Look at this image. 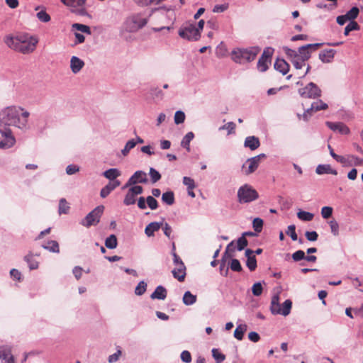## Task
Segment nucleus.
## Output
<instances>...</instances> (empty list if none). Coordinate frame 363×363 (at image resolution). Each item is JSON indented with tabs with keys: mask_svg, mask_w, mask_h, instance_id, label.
Here are the masks:
<instances>
[{
	"mask_svg": "<svg viewBox=\"0 0 363 363\" xmlns=\"http://www.w3.org/2000/svg\"><path fill=\"white\" fill-rule=\"evenodd\" d=\"M263 224L264 222L262 218H255L252 221V227L254 230L257 233H260L262 230Z\"/></svg>",
	"mask_w": 363,
	"mask_h": 363,
	"instance_id": "nucleus-43",
	"label": "nucleus"
},
{
	"mask_svg": "<svg viewBox=\"0 0 363 363\" xmlns=\"http://www.w3.org/2000/svg\"><path fill=\"white\" fill-rule=\"evenodd\" d=\"M148 21V18L141 13L134 14L128 17L125 22V29L128 32L134 33L143 28Z\"/></svg>",
	"mask_w": 363,
	"mask_h": 363,
	"instance_id": "nucleus-6",
	"label": "nucleus"
},
{
	"mask_svg": "<svg viewBox=\"0 0 363 363\" xmlns=\"http://www.w3.org/2000/svg\"><path fill=\"white\" fill-rule=\"evenodd\" d=\"M234 241H231L226 247L225 250L222 256V258L220 260H225L226 262L227 259H231L233 257V255L230 252V247L233 246Z\"/></svg>",
	"mask_w": 363,
	"mask_h": 363,
	"instance_id": "nucleus-48",
	"label": "nucleus"
},
{
	"mask_svg": "<svg viewBox=\"0 0 363 363\" xmlns=\"http://www.w3.org/2000/svg\"><path fill=\"white\" fill-rule=\"evenodd\" d=\"M286 233L291 237L292 240L296 241L298 240V236L296 233V226L294 225H289Z\"/></svg>",
	"mask_w": 363,
	"mask_h": 363,
	"instance_id": "nucleus-56",
	"label": "nucleus"
},
{
	"mask_svg": "<svg viewBox=\"0 0 363 363\" xmlns=\"http://www.w3.org/2000/svg\"><path fill=\"white\" fill-rule=\"evenodd\" d=\"M4 43L11 49L23 54L33 52L38 43V39L28 33H19L16 36L6 35Z\"/></svg>",
	"mask_w": 363,
	"mask_h": 363,
	"instance_id": "nucleus-2",
	"label": "nucleus"
},
{
	"mask_svg": "<svg viewBox=\"0 0 363 363\" xmlns=\"http://www.w3.org/2000/svg\"><path fill=\"white\" fill-rule=\"evenodd\" d=\"M33 257V255L32 252H29L24 257V260L27 262L30 270L36 269L38 268V262L35 260Z\"/></svg>",
	"mask_w": 363,
	"mask_h": 363,
	"instance_id": "nucleus-30",
	"label": "nucleus"
},
{
	"mask_svg": "<svg viewBox=\"0 0 363 363\" xmlns=\"http://www.w3.org/2000/svg\"><path fill=\"white\" fill-rule=\"evenodd\" d=\"M305 236L308 241H316L318 238V234L315 231H306Z\"/></svg>",
	"mask_w": 363,
	"mask_h": 363,
	"instance_id": "nucleus-64",
	"label": "nucleus"
},
{
	"mask_svg": "<svg viewBox=\"0 0 363 363\" xmlns=\"http://www.w3.org/2000/svg\"><path fill=\"white\" fill-rule=\"evenodd\" d=\"M122 354V351L121 350L118 349L116 352H115L114 354L110 355L108 358V361L109 363H115L116 362L120 357L121 356Z\"/></svg>",
	"mask_w": 363,
	"mask_h": 363,
	"instance_id": "nucleus-62",
	"label": "nucleus"
},
{
	"mask_svg": "<svg viewBox=\"0 0 363 363\" xmlns=\"http://www.w3.org/2000/svg\"><path fill=\"white\" fill-rule=\"evenodd\" d=\"M84 62L77 56H72L70 60V69L74 74H77L84 67Z\"/></svg>",
	"mask_w": 363,
	"mask_h": 363,
	"instance_id": "nucleus-18",
	"label": "nucleus"
},
{
	"mask_svg": "<svg viewBox=\"0 0 363 363\" xmlns=\"http://www.w3.org/2000/svg\"><path fill=\"white\" fill-rule=\"evenodd\" d=\"M162 201L169 205L171 206L174 203V194L172 191H168L162 194Z\"/></svg>",
	"mask_w": 363,
	"mask_h": 363,
	"instance_id": "nucleus-29",
	"label": "nucleus"
},
{
	"mask_svg": "<svg viewBox=\"0 0 363 363\" xmlns=\"http://www.w3.org/2000/svg\"><path fill=\"white\" fill-rule=\"evenodd\" d=\"M248 245L247 240L244 236L240 237L237 240V249L242 251Z\"/></svg>",
	"mask_w": 363,
	"mask_h": 363,
	"instance_id": "nucleus-53",
	"label": "nucleus"
},
{
	"mask_svg": "<svg viewBox=\"0 0 363 363\" xmlns=\"http://www.w3.org/2000/svg\"><path fill=\"white\" fill-rule=\"evenodd\" d=\"M329 225L331 229V233L334 235H337L339 234V225L337 222L335 220H333L329 222Z\"/></svg>",
	"mask_w": 363,
	"mask_h": 363,
	"instance_id": "nucleus-63",
	"label": "nucleus"
},
{
	"mask_svg": "<svg viewBox=\"0 0 363 363\" xmlns=\"http://www.w3.org/2000/svg\"><path fill=\"white\" fill-rule=\"evenodd\" d=\"M246 265L251 272L255 270L257 268V259L255 256L248 257L246 261Z\"/></svg>",
	"mask_w": 363,
	"mask_h": 363,
	"instance_id": "nucleus-55",
	"label": "nucleus"
},
{
	"mask_svg": "<svg viewBox=\"0 0 363 363\" xmlns=\"http://www.w3.org/2000/svg\"><path fill=\"white\" fill-rule=\"evenodd\" d=\"M37 18L42 22L47 23L50 21V16L45 11H40L36 14Z\"/></svg>",
	"mask_w": 363,
	"mask_h": 363,
	"instance_id": "nucleus-59",
	"label": "nucleus"
},
{
	"mask_svg": "<svg viewBox=\"0 0 363 363\" xmlns=\"http://www.w3.org/2000/svg\"><path fill=\"white\" fill-rule=\"evenodd\" d=\"M305 255H306L304 251L299 250L291 255V258L294 262H299L301 260L305 259Z\"/></svg>",
	"mask_w": 363,
	"mask_h": 363,
	"instance_id": "nucleus-52",
	"label": "nucleus"
},
{
	"mask_svg": "<svg viewBox=\"0 0 363 363\" xmlns=\"http://www.w3.org/2000/svg\"><path fill=\"white\" fill-rule=\"evenodd\" d=\"M235 128H236L235 123L230 121V122H228V123L224 124L223 125L220 126L218 128V130L221 131V130H226L228 132V135H231V134L235 133Z\"/></svg>",
	"mask_w": 363,
	"mask_h": 363,
	"instance_id": "nucleus-37",
	"label": "nucleus"
},
{
	"mask_svg": "<svg viewBox=\"0 0 363 363\" xmlns=\"http://www.w3.org/2000/svg\"><path fill=\"white\" fill-rule=\"evenodd\" d=\"M185 120V114L182 111H177L174 114V123L177 125L184 123Z\"/></svg>",
	"mask_w": 363,
	"mask_h": 363,
	"instance_id": "nucleus-54",
	"label": "nucleus"
},
{
	"mask_svg": "<svg viewBox=\"0 0 363 363\" xmlns=\"http://www.w3.org/2000/svg\"><path fill=\"white\" fill-rule=\"evenodd\" d=\"M136 196L128 189L123 199V203L125 206L133 205L136 202Z\"/></svg>",
	"mask_w": 363,
	"mask_h": 363,
	"instance_id": "nucleus-34",
	"label": "nucleus"
},
{
	"mask_svg": "<svg viewBox=\"0 0 363 363\" xmlns=\"http://www.w3.org/2000/svg\"><path fill=\"white\" fill-rule=\"evenodd\" d=\"M69 205L65 199L62 198L59 201L58 213L61 214H67L69 210Z\"/></svg>",
	"mask_w": 363,
	"mask_h": 363,
	"instance_id": "nucleus-35",
	"label": "nucleus"
},
{
	"mask_svg": "<svg viewBox=\"0 0 363 363\" xmlns=\"http://www.w3.org/2000/svg\"><path fill=\"white\" fill-rule=\"evenodd\" d=\"M87 0H61V1L70 9L72 13L85 16L88 14L86 4Z\"/></svg>",
	"mask_w": 363,
	"mask_h": 363,
	"instance_id": "nucleus-8",
	"label": "nucleus"
},
{
	"mask_svg": "<svg viewBox=\"0 0 363 363\" xmlns=\"http://www.w3.org/2000/svg\"><path fill=\"white\" fill-rule=\"evenodd\" d=\"M328 149L330 150V154L333 158H334L337 162L345 164L346 162V160L344 157L335 155L333 149L331 147L330 145H328Z\"/></svg>",
	"mask_w": 363,
	"mask_h": 363,
	"instance_id": "nucleus-60",
	"label": "nucleus"
},
{
	"mask_svg": "<svg viewBox=\"0 0 363 363\" xmlns=\"http://www.w3.org/2000/svg\"><path fill=\"white\" fill-rule=\"evenodd\" d=\"M147 205L151 210H155L158 207L157 201L152 196H148L146 198Z\"/></svg>",
	"mask_w": 363,
	"mask_h": 363,
	"instance_id": "nucleus-51",
	"label": "nucleus"
},
{
	"mask_svg": "<svg viewBox=\"0 0 363 363\" xmlns=\"http://www.w3.org/2000/svg\"><path fill=\"white\" fill-rule=\"evenodd\" d=\"M196 301V296L192 294L189 291L184 293L183 296V303L186 306H191Z\"/></svg>",
	"mask_w": 363,
	"mask_h": 363,
	"instance_id": "nucleus-27",
	"label": "nucleus"
},
{
	"mask_svg": "<svg viewBox=\"0 0 363 363\" xmlns=\"http://www.w3.org/2000/svg\"><path fill=\"white\" fill-rule=\"evenodd\" d=\"M147 182V174L145 172L138 170L136 171L128 180L126 184L123 186V189L128 188L130 186L137 184L138 183L145 184Z\"/></svg>",
	"mask_w": 363,
	"mask_h": 363,
	"instance_id": "nucleus-14",
	"label": "nucleus"
},
{
	"mask_svg": "<svg viewBox=\"0 0 363 363\" xmlns=\"http://www.w3.org/2000/svg\"><path fill=\"white\" fill-rule=\"evenodd\" d=\"M10 357H13L9 348L0 349V359L4 362L10 359Z\"/></svg>",
	"mask_w": 363,
	"mask_h": 363,
	"instance_id": "nucleus-47",
	"label": "nucleus"
},
{
	"mask_svg": "<svg viewBox=\"0 0 363 363\" xmlns=\"http://www.w3.org/2000/svg\"><path fill=\"white\" fill-rule=\"evenodd\" d=\"M104 211V206H98L89 212L86 217L80 221V224L86 228L96 225L101 219Z\"/></svg>",
	"mask_w": 363,
	"mask_h": 363,
	"instance_id": "nucleus-7",
	"label": "nucleus"
},
{
	"mask_svg": "<svg viewBox=\"0 0 363 363\" xmlns=\"http://www.w3.org/2000/svg\"><path fill=\"white\" fill-rule=\"evenodd\" d=\"M328 104L324 103L322 100L313 102L311 104V107L307 108L303 113V118L304 121H307L308 118L311 117L313 112L320 110H325L328 108Z\"/></svg>",
	"mask_w": 363,
	"mask_h": 363,
	"instance_id": "nucleus-15",
	"label": "nucleus"
},
{
	"mask_svg": "<svg viewBox=\"0 0 363 363\" xmlns=\"http://www.w3.org/2000/svg\"><path fill=\"white\" fill-rule=\"evenodd\" d=\"M335 54L333 49L324 50L319 53V59L323 63H330L332 62Z\"/></svg>",
	"mask_w": 363,
	"mask_h": 363,
	"instance_id": "nucleus-19",
	"label": "nucleus"
},
{
	"mask_svg": "<svg viewBox=\"0 0 363 363\" xmlns=\"http://www.w3.org/2000/svg\"><path fill=\"white\" fill-rule=\"evenodd\" d=\"M359 13V8L357 6H354L345 13V16H347L349 21H354V20L357 18Z\"/></svg>",
	"mask_w": 363,
	"mask_h": 363,
	"instance_id": "nucleus-39",
	"label": "nucleus"
},
{
	"mask_svg": "<svg viewBox=\"0 0 363 363\" xmlns=\"http://www.w3.org/2000/svg\"><path fill=\"white\" fill-rule=\"evenodd\" d=\"M118 245L117 238L115 235H109L105 240V246L111 250L116 248Z\"/></svg>",
	"mask_w": 363,
	"mask_h": 363,
	"instance_id": "nucleus-33",
	"label": "nucleus"
},
{
	"mask_svg": "<svg viewBox=\"0 0 363 363\" xmlns=\"http://www.w3.org/2000/svg\"><path fill=\"white\" fill-rule=\"evenodd\" d=\"M314 215L310 212L300 211L297 213V217L303 221H311L313 220Z\"/></svg>",
	"mask_w": 363,
	"mask_h": 363,
	"instance_id": "nucleus-40",
	"label": "nucleus"
},
{
	"mask_svg": "<svg viewBox=\"0 0 363 363\" xmlns=\"http://www.w3.org/2000/svg\"><path fill=\"white\" fill-rule=\"evenodd\" d=\"M262 286L260 282H257L253 284L252 291L254 296H259L262 293Z\"/></svg>",
	"mask_w": 363,
	"mask_h": 363,
	"instance_id": "nucleus-58",
	"label": "nucleus"
},
{
	"mask_svg": "<svg viewBox=\"0 0 363 363\" xmlns=\"http://www.w3.org/2000/svg\"><path fill=\"white\" fill-rule=\"evenodd\" d=\"M315 172L318 174H331L337 175V172L333 169L330 164H319L315 169Z\"/></svg>",
	"mask_w": 363,
	"mask_h": 363,
	"instance_id": "nucleus-24",
	"label": "nucleus"
},
{
	"mask_svg": "<svg viewBox=\"0 0 363 363\" xmlns=\"http://www.w3.org/2000/svg\"><path fill=\"white\" fill-rule=\"evenodd\" d=\"M333 213V208L330 206H324L321 209L322 217L325 219L329 218Z\"/></svg>",
	"mask_w": 363,
	"mask_h": 363,
	"instance_id": "nucleus-61",
	"label": "nucleus"
},
{
	"mask_svg": "<svg viewBox=\"0 0 363 363\" xmlns=\"http://www.w3.org/2000/svg\"><path fill=\"white\" fill-rule=\"evenodd\" d=\"M323 45V43L307 44L298 48L297 54L298 59L304 62L307 61L311 57V52L316 50Z\"/></svg>",
	"mask_w": 363,
	"mask_h": 363,
	"instance_id": "nucleus-12",
	"label": "nucleus"
},
{
	"mask_svg": "<svg viewBox=\"0 0 363 363\" xmlns=\"http://www.w3.org/2000/svg\"><path fill=\"white\" fill-rule=\"evenodd\" d=\"M194 138V133L193 132L187 133L181 141V146L185 148L188 152H190V143Z\"/></svg>",
	"mask_w": 363,
	"mask_h": 363,
	"instance_id": "nucleus-26",
	"label": "nucleus"
},
{
	"mask_svg": "<svg viewBox=\"0 0 363 363\" xmlns=\"http://www.w3.org/2000/svg\"><path fill=\"white\" fill-rule=\"evenodd\" d=\"M72 30H76L80 31L83 33H86L88 35L91 34L90 27L86 25L76 23L72 24Z\"/></svg>",
	"mask_w": 363,
	"mask_h": 363,
	"instance_id": "nucleus-36",
	"label": "nucleus"
},
{
	"mask_svg": "<svg viewBox=\"0 0 363 363\" xmlns=\"http://www.w3.org/2000/svg\"><path fill=\"white\" fill-rule=\"evenodd\" d=\"M212 355L213 357L215 359L216 363H221L225 359V356L221 352H220L218 349L216 348H213L212 350Z\"/></svg>",
	"mask_w": 363,
	"mask_h": 363,
	"instance_id": "nucleus-44",
	"label": "nucleus"
},
{
	"mask_svg": "<svg viewBox=\"0 0 363 363\" xmlns=\"http://www.w3.org/2000/svg\"><path fill=\"white\" fill-rule=\"evenodd\" d=\"M42 247L52 252L58 253L60 252L59 244L55 240H50L46 244L43 245Z\"/></svg>",
	"mask_w": 363,
	"mask_h": 363,
	"instance_id": "nucleus-28",
	"label": "nucleus"
},
{
	"mask_svg": "<svg viewBox=\"0 0 363 363\" xmlns=\"http://www.w3.org/2000/svg\"><path fill=\"white\" fill-rule=\"evenodd\" d=\"M260 145L259 140L255 136H248L245 138L244 146L250 148L251 150H255Z\"/></svg>",
	"mask_w": 363,
	"mask_h": 363,
	"instance_id": "nucleus-20",
	"label": "nucleus"
},
{
	"mask_svg": "<svg viewBox=\"0 0 363 363\" xmlns=\"http://www.w3.org/2000/svg\"><path fill=\"white\" fill-rule=\"evenodd\" d=\"M2 138H0V149H9L12 147L16 143V139L12 131L9 128L1 130Z\"/></svg>",
	"mask_w": 363,
	"mask_h": 363,
	"instance_id": "nucleus-11",
	"label": "nucleus"
},
{
	"mask_svg": "<svg viewBox=\"0 0 363 363\" xmlns=\"http://www.w3.org/2000/svg\"><path fill=\"white\" fill-rule=\"evenodd\" d=\"M173 277L179 281H183L186 276V267L184 264L176 266L172 272Z\"/></svg>",
	"mask_w": 363,
	"mask_h": 363,
	"instance_id": "nucleus-21",
	"label": "nucleus"
},
{
	"mask_svg": "<svg viewBox=\"0 0 363 363\" xmlns=\"http://www.w3.org/2000/svg\"><path fill=\"white\" fill-rule=\"evenodd\" d=\"M136 145V142L135 140L132 139V140H128L124 148L121 150V153L123 156H126L130 150H132L133 148H134Z\"/></svg>",
	"mask_w": 363,
	"mask_h": 363,
	"instance_id": "nucleus-42",
	"label": "nucleus"
},
{
	"mask_svg": "<svg viewBox=\"0 0 363 363\" xmlns=\"http://www.w3.org/2000/svg\"><path fill=\"white\" fill-rule=\"evenodd\" d=\"M183 184L187 189H194L196 187L194 180L189 177H183Z\"/></svg>",
	"mask_w": 363,
	"mask_h": 363,
	"instance_id": "nucleus-57",
	"label": "nucleus"
},
{
	"mask_svg": "<svg viewBox=\"0 0 363 363\" xmlns=\"http://www.w3.org/2000/svg\"><path fill=\"white\" fill-rule=\"evenodd\" d=\"M149 174L152 183H155L161 179L160 172L153 167H150Z\"/></svg>",
	"mask_w": 363,
	"mask_h": 363,
	"instance_id": "nucleus-50",
	"label": "nucleus"
},
{
	"mask_svg": "<svg viewBox=\"0 0 363 363\" xmlns=\"http://www.w3.org/2000/svg\"><path fill=\"white\" fill-rule=\"evenodd\" d=\"M179 35L188 40H197L200 38V33L195 25L190 23L182 27L179 30Z\"/></svg>",
	"mask_w": 363,
	"mask_h": 363,
	"instance_id": "nucleus-9",
	"label": "nucleus"
},
{
	"mask_svg": "<svg viewBox=\"0 0 363 363\" xmlns=\"http://www.w3.org/2000/svg\"><path fill=\"white\" fill-rule=\"evenodd\" d=\"M264 157H266V155L262 153L255 157L247 159L246 162L242 165V169H244L245 173L246 174L253 173L259 167L261 159Z\"/></svg>",
	"mask_w": 363,
	"mask_h": 363,
	"instance_id": "nucleus-13",
	"label": "nucleus"
},
{
	"mask_svg": "<svg viewBox=\"0 0 363 363\" xmlns=\"http://www.w3.org/2000/svg\"><path fill=\"white\" fill-rule=\"evenodd\" d=\"M274 69L285 75L289 70V64L283 59H277L274 65Z\"/></svg>",
	"mask_w": 363,
	"mask_h": 363,
	"instance_id": "nucleus-23",
	"label": "nucleus"
},
{
	"mask_svg": "<svg viewBox=\"0 0 363 363\" xmlns=\"http://www.w3.org/2000/svg\"><path fill=\"white\" fill-rule=\"evenodd\" d=\"M292 307V302L291 300H286L282 306L279 303V296L275 294L272 298L270 311L273 315H282L284 316L288 315Z\"/></svg>",
	"mask_w": 363,
	"mask_h": 363,
	"instance_id": "nucleus-4",
	"label": "nucleus"
},
{
	"mask_svg": "<svg viewBox=\"0 0 363 363\" xmlns=\"http://www.w3.org/2000/svg\"><path fill=\"white\" fill-rule=\"evenodd\" d=\"M155 11L159 12L162 16H165V18H167V23H170L172 24L176 18L175 12L172 9H167L164 7H161L155 9Z\"/></svg>",
	"mask_w": 363,
	"mask_h": 363,
	"instance_id": "nucleus-17",
	"label": "nucleus"
},
{
	"mask_svg": "<svg viewBox=\"0 0 363 363\" xmlns=\"http://www.w3.org/2000/svg\"><path fill=\"white\" fill-rule=\"evenodd\" d=\"M283 50L284 53L287 55V57L290 59L291 62L295 60L296 58H298V50L296 51L288 47H284Z\"/></svg>",
	"mask_w": 363,
	"mask_h": 363,
	"instance_id": "nucleus-46",
	"label": "nucleus"
},
{
	"mask_svg": "<svg viewBox=\"0 0 363 363\" xmlns=\"http://www.w3.org/2000/svg\"><path fill=\"white\" fill-rule=\"evenodd\" d=\"M150 297L152 299L164 300L167 297V290L164 286H158Z\"/></svg>",
	"mask_w": 363,
	"mask_h": 363,
	"instance_id": "nucleus-25",
	"label": "nucleus"
},
{
	"mask_svg": "<svg viewBox=\"0 0 363 363\" xmlns=\"http://www.w3.org/2000/svg\"><path fill=\"white\" fill-rule=\"evenodd\" d=\"M359 29L360 26L356 21H350L345 28L344 34L347 36L351 31L359 30Z\"/></svg>",
	"mask_w": 363,
	"mask_h": 363,
	"instance_id": "nucleus-38",
	"label": "nucleus"
},
{
	"mask_svg": "<svg viewBox=\"0 0 363 363\" xmlns=\"http://www.w3.org/2000/svg\"><path fill=\"white\" fill-rule=\"evenodd\" d=\"M146 288H147V284L144 281H140L138 283V284L137 285V286L135 287V294L138 296L143 295L145 292Z\"/></svg>",
	"mask_w": 363,
	"mask_h": 363,
	"instance_id": "nucleus-49",
	"label": "nucleus"
},
{
	"mask_svg": "<svg viewBox=\"0 0 363 363\" xmlns=\"http://www.w3.org/2000/svg\"><path fill=\"white\" fill-rule=\"evenodd\" d=\"M327 126L332 130L337 132L342 135H347L350 133L349 128L342 122H326Z\"/></svg>",
	"mask_w": 363,
	"mask_h": 363,
	"instance_id": "nucleus-16",
	"label": "nucleus"
},
{
	"mask_svg": "<svg viewBox=\"0 0 363 363\" xmlns=\"http://www.w3.org/2000/svg\"><path fill=\"white\" fill-rule=\"evenodd\" d=\"M229 267L233 272H240L242 270V267L240 264V262L237 259H232L230 263L229 264Z\"/></svg>",
	"mask_w": 363,
	"mask_h": 363,
	"instance_id": "nucleus-45",
	"label": "nucleus"
},
{
	"mask_svg": "<svg viewBox=\"0 0 363 363\" xmlns=\"http://www.w3.org/2000/svg\"><path fill=\"white\" fill-rule=\"evenodd\" d=\"M103 175L110 180H116V179L121 175V172L118 169L111 168L105 171Z\"/></svg>",
	"mask_w": 363,
	"mask_h": 363,
	"instance_id": "nucleus-31",
	"label": "nucleus"
},
{
	"mask_svg": "<svg viewBox=\"0 0 363 363\" xmlns=\"http://www.w3.org/2000/svg\"><path fill=\"white\" fill-rule=\"evenodd\" d=\"M298 94L303 98L316 99L320 96L321 90L315 83L310 82L305 87L299 89Z\"/></svg>",
	"mask_w": 363,
	"mask_h": 363,
	"instance_id": "nucleus-10",
	"label": "nucleus"
},
{
	"mask_svg": "<svg viewBox=\"0 0 363 363\" xmlns=\"http://www.w3.org/2000/svg\"><path fill=\"white\" fill-rule=\"evenodd\" d=\"M238 201L240 203L252 202L259 198L258 192L250 185L244 184L238 190Z\"/></svg>",
	"mask_w": 363,
	"mask_h": 363,
	"instance_id": "nucleus-5",
	"label": "nucleus"
},
{
	"mask_svg": "<svg viewBox=\"0 0 363 363\" xmlns=\"http://www.w3.org/2000/svg\"><path fill=\"white\" fill-rule=\"evenodd\" d=\"M28 111L20 106H10L0 112V123L5 126H12L23 133L30 129Z\"/></svg>",
	"mask_w": 363,
	"mask_h": 363,
	"instance_id": "nucleus-1",
	"label": "nucleus"
},
{
	"mask_svg": "<svg viewBox=\"0 0 363 363\" xmlns=\"http://www.w3.org/2000/svg\"><path fill=\"white\" fill-rule=\"evenodd\" d=\"M247 328V326L246 324L239 325L234 331V337L238 340H242Z\"/></svg>",
	"mask_w": 363,
	"mask_h": 363,
	"instance_id": "nucleus-32",
	"label": "nucleus"
},
{
	"mask_svg": "<svg viewBox=\"0 0 363 363\" xmlns=\"http://www.w3.org/2000/svg\"><path fill=\"white\" fill-rule=\"evenodd\" d=\"M257 51L250 48H236L231 52V59L233 62L238 64L250 62L255 59Z\"/></svg>",
	"mask_w": 363,
	"mask_h": 363,
	"instance_id": "nucleus-3",
	"label": "nucleus"
},
{
	"mask_svg": "<svg viewBox=\"0 0 363 363\" xmlns=\"http://www.w3.org/2000/svg\"><path fill=\"white\" fill-rule=\"evenodd\" d=\"M162 225L163 223L152 222L145 227V233L147 237H152L155 232L158 231Z\"/></svg>",
	"mask_w": 363,
	"mask_h": 363,
	"instance_id": "nucleus-22",
	"label": "nucleus"
},
{
	"mask_svg": "<svg viewBox=\"0 0 363 363\" xmlns=\"http://www.w3.org/2000/svg\"><path fill=\"white\" fill-rule=\"evenodd\" d=\"M270 60L264 57H260L257 62V68L261 72H265L268 69V65Z\"/></svg>",
	"mask_w": 363,
	"mask_h": 363,
	"instance_id": "nucleus-41",
	"label": "nucleus"
}]
</instances>
